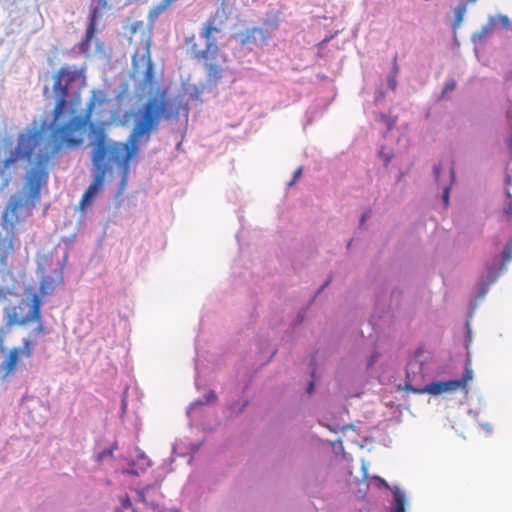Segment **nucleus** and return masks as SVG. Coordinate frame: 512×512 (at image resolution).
Instances as JSON below:
<instances>
[{"instance_id": "9d476101", "label": "nucleus", "mask_w": 512, "mask_h": 512, "mask_svg": "<svg viewBox=\"0 0 512 512\" xmlns=\"http://www.w3.org/2000/svg\"><path fill=\"white\" fill-rule=\"evenodd\" d=\"M394 512H405V493L398 487H394L392 490Z\"/></svg>"}, {"instance_id": "6e6552de", "label": "nucleus", "mask_w": 512, "mask_h": 512, "mask_svg": "<svg viewBox=\"0 0 512 512\" xmlns=\"http://www.w3.org/2000/svg\"><path fill=\"white\" fill-rule=\"evenodd\" d=\"M63 281V274L60 269L53 270L51 275L43 276L40 281L39 294L43 297L53 293L55 288Z\"/></svg>"}, {"instance_id": "39448f33", "label": "nucleus", "mask_w": 512, "mask_h": 512, "mask_svg": "<svg viewBox=\"0 0 512 512\" xmlns=\"http://www.w3.org/2000/svg\"><path fill=\"white\" fill-rule=\"evenodd\" d=\"M150 38L143 39L140 47L132 57V68L134 73H143V83L148 86L154 84V68L150 55Z\"/></svg>"}, {"instance_id": "f257e3e1", "label": "nucleus", "mask_w": 512, "mask_h": 512, "mask_svg": "<svg viewBox=\"0 0 512 512\" xmlns=\"http://www.w3.org/2000/svg\"><path fill=\"white\" fill-rule=\"evenodd\" d=\"M134 126L126 142L106 143L105 125L114 122L113 119L102 124L92 123L89 126L91 143L93 145L92 162L94 165L93 181L85 190L79 203V209L92 204L102 188L108 166L104 163L108 155L123 170V185L126 182L129 162L137 154L141 141L148 142L151 134L157 131L161 120H171L179 116V107L167 98L166 90L158 91L149 97L134 113Z\"/></svg>"}, {"instance_id": "393cba45", "label": "nucleus", "mask_w": 512, "mask_h": 512, "mask_svg": "<svg viewBox=\"0 0 512 512\" xmlns=\"http://www.w3.org/2000/svg\"><path fill=\"white\" fill-rule=\"evenodd\" d=\"M471 2H475L476 0H470Z\"/></svg>"}, {"instance_id": "5701e85b", "label": "nucleus", "mask_w": 512, "mask_h": 512, "mask_svg": "<svg viewBox=\"0 0 512 512\" xmlns=\"http://www.w3.org/2000/svg\"><path fill=\"white\" fill-rule=\"evenodd\" d=\"M449 175L451 177V180L453 181L454 180V171L452 168L449 169Z\"/></svg>"}, {"instance_id": "6ab92c4d", "label": "nucleus", "mask_w": 512, "mask_h": 512, "mask_svg": "<svg viewBox=\"0 0 512 512\" xmlns=\"http://www.w3.org/2000/svg\"><path fill=\"white\" fill-rule=\"evenodd\" d=\"M455 87H456V83H455V81H453V80H452V81H449V82H447V83H446L444 91H445V92H446V91H452V90H454V89H455Z\"/></svg>"}, {"instance_id": "2eb2a0df", "label": "nucleus", "mask_w": 512, "mask_h": 512, "mask_svg": "<svg viewBox=\"0 0 512 512\" xmlns=\"http://www.w3.org/2000/svg\"><path fill=\"white\" fill-rule=\"evenodd\" d=\"M122 509L126 510L132 506L131 500L127 494L120 498Z\"/></svg>"}, {"instance_id": "423d86ee", "label": "nucleus", "mask_w": 512, "mask_h": 512, "mask_svg": "<svg viewBox=\"0 0 512 512\" xmlns=\"http://www.w3.org/2000/svg\"><path fill=\"white\" fill-rule=\"evenodd\" d=\"M35 342L30 338L22 340L21 347H13L10 349L5 360L0 364V369L3 372V377L7 378L14 374L20 362V358H30L33 355Z\"/></svg>"}, {"instance_id": "412c9836", "label": "nucleus", "mask_w": 512, "mask_h": 512, "mask_svg": "<svg viewBox=\"0 0 512 512\" xmlns=\"http://www.w3.org/2000/svg\"><path fill=\"white\" fill-rule=\"evenodd\" d=\"M433 171H434V175H435L436 181L440 182V180H439V175H440V168H439V166H434Z\"/></svg>"}, {"instance_id": "f8f14e48", "label": "nucleus", "mask_w": 512, "mask_h": 512, "mask_svg": "<svg viewBox=\"0 0 512 512\" xmlns=\"http://www.w3.org/2000/svg\"><path fill=\"white\" fill-rule=\"evenodd\" d=\"M256 34L262 35L263 34L262 29H260V28H252V29L247 30L245 35H244V38L242 40V43L243 44L250 43L255 38Z\"/></svg>"}, {"instance_id": "4468645a", "label": "nucleus", "mask_w": 512, "mask_h": 512, "mask_svg": "<svg viewBox=\"0 0 512 512\" xmlns=\"http://www.w3.org/2000/svg\"><path fill=\"white\" fill-rule=\"evenodd\" d=\"M502 259L504 263L512 260V239L511 242L502 251Z\"/></svg>"}, {"instance_id": "f03ea898", "label": "nucleus", "mask_w": 512, "mask_h": 512, "mask_svg": "<svg viewBox=\"0 0 512 512\" xmlns=\"http://www.w3.org/2000/svg\"><path fill=\"white\" fill-rule=\"evenodd\" d=\"M226 18L223 9L217 10L203 25L201 37L206 42L205 49H199L197 44H193L191 47L193 57L203 61L210 80H218L221 78L223 64L226 62V58L220 53V49L214 38V34L221 32Z\"/></svg>"}, {"instance_id": "dca6fc26", "label": "nucleus", "mask_w": 512, "mask_h": 512, "mask_svg": "<svg viewBox=\"0 0 512 512\" xmlns=\"http://www.w3.org/2000/svg\"><path fill=\"white\" fill-rule=\"evenodd\" d=\"M37 323H38L37 327L32 331L31 334H44V333H46L45 327H44V325L42 323V318L41 317H40V322H37Z\"/></svg>"}, {"instance_id": "20e7f679", "label": "nucleus", "mask_w": 512, "mask_h": 512, "mask_svg": "<svg viewBox=\"0 0 512 512\" xmlns=\"http://www.w3.org/2000/svg\"><path fill=\"white\" fill-rule=\"evenodd\" d=\"M31 302V309L27 315H21L17 306H9L4 309V328L6 330L9 331L14 326H25L30 322H40V308L42 306L40 295L34 293Z\"/></svg>"}, {"instance_id": "ddd939ff", "label": "nucleus", "mask_w": 512, "mask_h": 512, "mask_svg": "<svg viewBox=\"0 0 512 512\" xmlns=\"http://www.w3.org/2000/svg\"><path fill=\"white\" fill-rule=\"evenodd\" d=\"M393 71H394V75L389 77L388 84H389V87L394 90L396 88L395 76H396V74L398 72V65H397V57L396 56L393 59Z\"/></svg>"}, {"instance_id": "aec40b11", "label": "nucleus", "mask_w": 512, "mask_h": 512, "mask_svg": "<svg viewBox=\"0 0 512 512\" xmlns=\"http://www.w3.org/2000/svg\"><path fill=\"white\" fill-rule=\"evenodd\" d=\"M302 173V168L299 167L295 172H294V176H293V180L291 182H289V185H292L293 182L295 181V179H297Z\"/></svg>"}, {"instance_id": "7ed1b4c3", "label": "nucleus", "mask_w": 512, "mask_h": 512, "mask_svg": "<svg viewBox=\"0 0 512 512\" xmlns=\"http://www.w3.org/2000/svg\"><path fill=\"white\" fill-rule=\"evenodd\" d=\"M473 378V370L469 364L465 366L464 373L460 379L448 380V381H436L432 382L422 388H414L412 385H406L407 391H412L418 394H431L440 395L445 392L456 391L458 389H465L467 384Z\"/></svg>"}, {"instance_id": "0eeeda50", "label": "nucleus", "mask_w": 512, "mask_h": 512, "mask_svg": "<svg viewBox=\"0 0 512 512\" xmlns=\"http://www.w3.org/2000/svg\"><path fill=\"white\" fill-rule=\"evenodd\" d=\"M108 0H97V5L92 9L89 19V24L86 29L85 38L81 42L80 49L87 51L89 49L91 40L96 31V20L101 16L102 11L106 9Z\"/></svg>"}, {"instance_id": "f3484780", "label": "nucleus", "mask_w": 512, "mask_h": 512, "mask_svg": "<svg viewBox=\"0 0 512 512\" xmlns=\"http://www.w3.org/2000/svg\"><path fill=\"white\" fill-rule=\"evenodd\" d=\"M449 191H450V186L444 185L443 186V201H444L445 206H447L448 202H449Z\"/></svg>"}, {"instance_id": "4be33fe9", "label": "nucleus", "mask_w": 512, "mask_h": 512, "mask_svg": "<svg viewBox=\"0 0 512 512\" xmlns=\"http://www.w3.org/2000/svg\"><path fill=\"white\" fill-rule=\"evenodd\" d=\"M216 400V394L213 391H210L207 395V402Z\"/></svg>"}, {"instance_id": "a211bd4d", "label": "nucleus", "mask_w": 512, "mask_h": 512, "mask_svg": "<svg viewBox=\"0 0 512 512\" xmlns=\"http://www.w3.org/2000/svg\"><path fill=\"white\" fill-rule=\"evenodd\" d=\"M7 294H12V292L9 290V288L1 287L0 288V298L5 299Z\"/></svg>"}, {"instance_id": "1a4fd4ad", "label": "nucleus", "mask_w": 512, "mask_h": 512, "mask_svg": "<svg viewBox=\"0 0 512 512\" xmlns=\"http://www.w3.org/2000/svg\"><path fill=\"white\" fill-rule=\"evenodd\" d=\"M498 25H501L503 28L508 29L510 27L509 18L506 15H498L495 17H491L488 26L483 29V32L488 33L494 30Z\"/></svg>"}, {"instance_id": "b1692460", "label": "nucleus", "mask_w": 512, "mask_h": 512, "mask_svg": "<svg viewBox=\"0 0 512 512\" xmlns=\"http://www.w3.org/2000/svg\"><path fill=\"white\" fill-rule=\"evenodd\" d=\"M312 389H313V383H310L309 387H308V393H311Z\"/></svg>"}, {"instance_id": "9b49d317", "label": "nucleus", "mask_w": 512, "mask_h": 512, "mask_svg": "<svg viewBox=\"0 0 512 512\" xmlns=\"http://www.w3.org/2000/svg\"><path fill=\"white\" fill-rule=\"evenodd\" d=\"M466 10H467V4L464 2H461L460 4H458L457 7L455 8V20H454V24H453L454 29H456L463 21Z\"/></svg>"}]
</instances>
